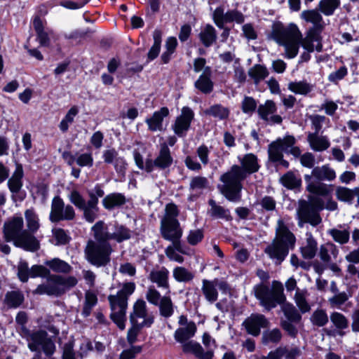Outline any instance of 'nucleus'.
<instances>
[{"mask_svg": "<svg viewBox=\"0 0 359 359\" xmlns=\"http://www.w3.org/2000/svg\"><path fill=\"white\" fill-rule=\"evenodd\" d=\"M296 238L282 219H278L276 228V236L264 249L270 259L280 264L287 256L290 250L294 248Z\"/></svg>", "mask_w": 359, "mask_h": 359, "instance_id": "obj_1", "label": "nucleus"}, {"mask_svg": "<svg viewBox=\"0 0 359 359\" xmlns=\"http://www.w3.org/2000/svg\"><path fill=\"white\" fill-rule=\"evenodd\" d=\"M22 217H13L4 225V236L7 241H13L15 245L27 250L35 251L39 248L37 239L23 229Z\"/></svg>", "mask_w": 359, "mask_h": 359, "instance_id": "obj_2", "label": "nucleus"}, {"mask_svg": "<svg viewBox=\"0 0 359 359\" xmlns=\"http://www.w3.org/2000/svg\"><path fill=\"white\" fill-rule=\"evenodd\" d=\"M136 288L133 282L124 283L116 295H109L108 300L111 310V318L121 329L125 328L126 312L128 307V299Z\"/></svg>", "mask_w": 359, "mask_h": 359, "instance_id": "obj_3", "label": "nucleus"}, {"mask_svg": "<svg viewBox=\"0 0 359 359\" xmlns=\"http://www.w3.org/2000/svg\"><path fill=\"white\" fill-rule=\"evenodd\" d=\"M245 178V172L241 166L234 165L229 171L221 175L220 181L222 184L218 186V189L227 200L232 202L239 201L243 189L241 182Z\"/></svg>", "mask_w": 359, "mask_h": 359, "instance_id": "obj_4", "label": "nucleus"}, {"mask_svg": "<svg viewBox=\"0 0 359 359\" xmlns=\"http://www.w3.org/2000/svg\"><path fill=\"white\" fill-rule=\"evenodd\" d=\"M253 291L255 297L259 301L260 305L266 311L271 310L285 299L283 285L277 280L272 282L271 289L262 283L256 285Z\"/></svg>", "mask_w": 359, "mask_h": 359, "instance_id": "obj_5", "label": "nucleus"}, {"mask_svg": "<svg viewBox=\"0 0 359 359\" xmlns=\"http://www.w3.org/2000/svg\"><path fill=\"white\" fill-rule=\"evenodd\" d=\"M112 252V247L109 242L95 238L88 240L84 249L86 259L97 267L107 266L111 261Z\"/></svg>", "mask_w": 359, "mask_h": 359, "instance_id": "obj_6", "label": "nucleus"}, {"mask_svg": "<svg viewBox=\"0 0 359 359\" xmlns=\"http://www.w3.org/2000/svg\"><path fill=\"white\" fill-rule=\"evenodd\" d=\"M324 209V201L320 198H315L308 202L305 200L299 201L297 210L299 219L298 225L302 227L304 223L316 226L322 222L319 211Z\"/></svg>", "mask_w": 359, "mask_h": 359, "instance_id": "obj_7", "label": "nucleus"}, {"mask_svg": "<svg viewBox=\"0 0 359 359\" xmlns=\"http://www.w3.org/2000/svg\"><path fill=\"white\" fill-rule=\"evenodd\" d=\"M77 282V279L74 276L63 277L51 275L48 276L45 283L36 287L34 293L58 297L75 286Z\"/></svg>", "mask_w": 359, "mask_h": 359, "instance_id": "obj_8", "label": "nucleus"}, {"mask_svg": "<svg viewBox=\"0 0 359 359\" xmlns=\"http://www.w3.org/2000/svg\"><path fill=\"white\" fill-rule=\"evenodd\" d=\"M93 238L100 241L115 240L118 243H121L128 240L131 236L130 231L123 225L116 224L114 231L111 233L108 231L107 227L103 221L97 222L91 228Z\"/></svg>", "mask_w": 359, "mask_h": 359, "instance_id": "obj_9", "label": "nucleus"}, {"mask_svg": "<svg viewBox=\"0 0 359 359\" xmlns=\"http://www.w3.org/2000/svg\"><path fill=\"white\" fill-rule=\"evenodd\" d=\"M302 37V33L294 23L285 27L280 21H275L271 26V32L269 38L282 46L290 41H297Z\"/></svg>", "mask_w": 359, "mask_h": 359, "instance_id": "obj_10", "label": "nucleus"}, {"mask_svg": "<svg viewBox=\"0 0 359 359\" xmlns=\"http://www.w3.org/2000/svg\"><path fill=\"white\" fill-rule=\"evenodd\" d=\"M70 202L78 209L83 211V218L89 223H93L98 217L99 207L96 198L86 202L84 198L77 190H72L68 196Z\"/></svg>", "mask_w": 359, "mask_h": 359, "instance_id": "obj_11", "label": "nucleus"}, {"mask_svg": "<svg viewBox=\"0 0 359 359\" xmlns=\"http://www.w3.org/2000/svg\"><path fill=\"white\" fill-rule=\"evenodd\" d=\"M161 233L164 239L172 242L176 250L182 252L180 241L182 236V229L177 219H167V220H161Z\"/></svg>", "mask_w": 359, "mask_h": 359, "instance_id": "obj_12", "label": "nucleus"}, {"mask_svg": "<svg viewBox=\"0 0 359 359\" xmlns=\"http://www.w3.org/2000/svg\"><path fill=\"white\" fill-rule=\"evenodd\" d=\"M76 213L71 205H65L63 200L58 196H55L51 202L49 219L52 222L62 220H73Z\"/></svg>", "mask_w": 359, "mask_h": 359, "instance_id": "obj_13", "label": "nucleus"}, {"mask_svg": "<svg viewBox=\"0 0 359 359\" xmlns=\"http://www.w3.org/2000/svg\"><path fill=\"white\" fill-rule=\"evenodd\" d=\"M212 20L218 28H223V25L236 22L237 24H242L245 21L243 14L236 10H229L224 13V8L219 6L215 8L212 13Z\"/></svg>", "mask_w": 359, "mask_h": 359, "instance_id": "obj_14", "label": "nucleus"}, {"mask_svg": "<svg viewBox=\"0 0 359 359\" xmlns=\"http://www.w3.org/2000/svg\"><path fill=\"white\" fill-rule=\"evenodd\" d=\"M172 161L173 158L168 145L166 143H163L161 145L158 156L154 161L151 158L146 159L145 170L147 172H151L154 167L164 170L169 168L172 165Z\"/></svg>", "mask_w": 359, "mask_h": 359, "instance_id": "obj_15", "label": "nucleus"}, {"mask_svg": "<svg viewBox=\"0 0 359 359\" xmlns=\"http://www.w3.org/2000/svg\"><path fill=\"white\" fill-rule=\"evenodd\" d=\"M295 138L292 135H287L284 138H278L271 142L269 146L268 153L269 159L277 162L283 157V151H287L290 147L294 145Z\"/></svg>", "mask_w": 359, "mask_h": 359, "instance_id": "obj_16", "label": "nucleus"}, {"mask_svg": "<svg viewBox=\"0 0 359 359\" xmlns=\"http://www.w3.org/2000/svg\"><path fill=\"white\" fill-rule=\"evenodd\" d=\"M131 323H139L146 327H150L154 322V317L148 314L146 302L138 299L133 305V313H130Z\"/></svg>", "mask_w": 359, "mask_h": 359, "instance_id": "obj_17", "label": "nucleus"}, {"mask_svg": "<svg viewBox=\"0 0 359 359\" xmlns=\"http://www.w3.org/2000/svg\"><path fill=\"white\" fill-rule=\"evenodd\" d=\"M242 325L248 334L257 337L259 335L261 328L269 327V322L264 315L252 313L243 322Z\"/></svg>", "mask_w": 359, "mask_h": 359, "instance_id": "obj_18", "label": "nucleus"}, {"mask_svg": "<svg viewBox=\"0 0 359 359\" xmlns=\"http://www.w3.org/2000/svg\"><path fill=\"white\" fill-rule=\"evenodd\" d=\"M168 278L169 271L163 266L151 270L148 276L149 280L156 283L158 287L168 290L170 288Z\"/></svg>", "mask_w": 359, "mask_h": 359, "instance_id": "obj_19", "label": "nucleus"}, {"mask_svg": "<svg viewBox=\"0 0 359 359\" xmlns=\"http://www.w3.org/2000/svg\"><path fill=\"white\" fill-rule=\"evenodd\" d=\"M102 158L104 163L114 164V168L118 172H121L124 170L125 161L118 156V152L114 149L104 150L102 153Z\"/></svg>", "mask_w": 359, "mask_h": 359, "instance_id": "obj_20", "label": "nucleus"}, {"mask_svg": "<svg viewBox=\"0 0 359 359\" xmlns=\"http://www.w3.org/2000/svg\"><path fill=\"white\" fill-rule=\"evenodd\" d=\"M241 168L244 171L245 177L248 175L257 172L259 169L257 157L253 154H247L240 160Z\"/></svg>", "mask_w": 359, "mask_h": 359, "instance_id": "obj_21", "label": "nucleus"}, {"mask_svg": "<svg viewBox=\"0 0 359 359\" xmlns=\"http://www.w3.org/2000/svg\"><path fill=\"white\" fill-rule=\"evenodd\" d=\"M198 38L205 48H209L217 41V31L212 25L207 24L198 34Z\"/></svg>", "mask_w": 359, "mask_h": 359, "instance_id": "obj_22", "label": "nucleus"}, {"mask_svg": "<svg viewBox=\"0 0 359 359\" xmlns=\"http://www.w3.org/2000/svg\"><path fill=\"white\" fill-rule=\"evenodd\" d=\"M23 169L18 164L12 176L8 181V187L13 194H18L22 187Z\"/></svg>", "mask_w": 359, "mask_h": 359, "instance_id": "obj_23", "label": "nucleus"}, {"mask_svg": "<svg viewBox=\"0 0 359 359\" xmlns=\"http://www.w3.org/2000/svg\"><path fill=\"white\" fill-rule=\"evenodd\" d=\"M338 254L337 247L334 243L328 242L320 245L318 255L323 262L329 264L332 262V257L337 258Z\"/></svg>", "mask_w": 359, "mask_h": 359, "instance_id": "obj_24", "label": "nucleus"}, {"mask_svg": "<svg viewBox=\"0 0 359 359\" xmlns=\"http://www.w3.org/2000/svg\"><path fill=\"white\" fill-rule=\"evenodd\" d=\"M154 43L149 50L146 64L154 60L159 55L162 43V32L160 29H155L153 32Z\"/></svg>", "mask_w": 359, "mask_h": 359, "instance_id": "obj_25", "label": "nucleus"}, {"mask_svg": "<svg viewBox=\"0 0 359 359\" xmlns=\"http://www.w3.org/2000/svg\"><path fill=\"white\" fill-rule=\"evenodd\" d=\"M196 331V326L195 323L189 322L187 326L178 328L175 332L174 337L177 341L182 344L194 337Z\"/></svg>", "mask_w": 359, "mask_h": 359, "instance_id": "obj_26", "label": "nucleus"}, {"mask_svg": "<svg viewBox=\"0 0 359 359\" xmlns=\"http://www.w3.org/2000/svg\"><path fill=\"white\" fill-rule=\"evenodd\" d=\"M312 175L319 181H332L336 178L335 171L328 165L313 168L312 170Z\"/></svg>", "mask_w": 359, "mask_h": 359, "instance_id": "obj_27", "label": "nucleus"}, {"mask_svg": "<svg viewBox=\"0 0 359 359\" xmlns=\"http://www.w3.org/2000/svg\"><path fill=\"white\" fill-rule=\"evenodd\" d=\"M307 140L311 149L316 151L326 150L330 147L327 138L318 135V133H309Z\"/></svg>", "mask_w": 359, "mask_h": 359, "instance_id": "obj_28", "label": "nucleus"}, {"mask_svg": "<svg viewBox=\"0 0 359 359\" xmlns=\"http://www.w3.org/2000/svg\"><path fill=\"white\" fill-rule=\"evenodd\" d=\"M208 204L210 206V209L208 210V214L210 217L226 221L231 219L230 212L228 209H225L224 207L217 204L213 199H210Z\"/></svg>", "mask_w": 359, "mask_h": 359, "instance_id": "obj_29", "label": "nucleus"}, {"mask_svg": "<svg viewBox=\"0 0 359 359\" xmlns=\"http://www.w3.org/2000/svg\"><path fill=\"white\" fill-rule=\"evenodd\" d=\"M30 341L28 347L32 351H39L40 347L43 346L48 339L46 332L40 330L30 334Z\"/></svg>", "mask_w": 359, "mask_h": 359, "instance_id": "obj_30", "label": "nucleus"}, {"mask_svg": "<svg viewBox=\"0 0 359 359\" xmlns=\"http://www.w3.org/2000/svg\"><path fill=\"white\" fill-rule=\"evenodd\" d=\"M317 241L311 233H306V244L301 248V252L305 259L313 258L317 252Z\"/></svg>", "mask_w": 359, "mask_h": 359, "instance_id": "obj_31", "label": "nucleus"}, {"mask_svg": "<svg viewBox=\"0 0 359 359\" xmlns=\"http://www.w3.org/2000/svg\"><path fill=\"white\" fill-rule=\"evenodd\" d=\"M192 118L193 114H182L179 116L174 125L175 133L178 135H182L184 131L189 129Z\"/></svg>", "mask_w": 359, "mask_h": 359, "instance_id": "obj_32", "label": "nucleus"}, {"mask_svg": "<svg viewBox=\"0 0 359 359\" xmlns=\"http://www.w3.org/2000/svg\"><path fill=\"white\" fill-rule=\"evenodd\" d=\"M201 290L208 302L212 304L217 301L218 292L212 280H203Z\"/></svg>", "mask_w": 359, "mask_h": 359, "instance_id": "obj_33", "label": "nucleus"}, {"mask_svg": "<svg viewBox=\"0 0 359 359\" xmlns=\"http://www.w3.org/2000/svg\"><path fill=\"white\" fill-rule=\"evenodd\" d=\"M269 74L267 68L264 65L259 64L255 65L248 71L249 76L253 79L255 84H258L261 81L266 78Z\"/></svg>", "mask_w": 359, "mask_h": 359, "instance_id": "obj_34", "label": "nucleus"}, {"mask_svg": "<svg viewBox=\"0 0 359 359\" xmlns=\"http://www.w3.org/2000/svg\"><path fill=\"white\" fill-rule=\"evenodd\" d=\"M126 198L123 195L118 193H114L106 196L102 200L104 207L107 210L113 209L116 206L124 204Z\"/></svg>", "mask_w": 359, "mask_h": 359, "instance_id": "obj_35", "label": "nucleus"}, {"mask_svg": "<svg viewBox=\"0 0 359 359\" xmlns=\"http://www.w3.org/2000/svg\"><path fill=\"white\" fill-rule=\"evenodd\" d=\"M26 226L29 233L33 235L39 228V218L33 209H28L25 212Z\"/></svg>", "mask_w": 359, "mask_h": 359, "instance_id": "obj_36", "label": "nucleus"}, {"mask_svg": "<svg viewBox=\"0 0 359 359\" xmlns=\"http://www.w3.org/2000/svg\"><path fill=\"white\" fill-rule=\"evenodd\" d=\"M24 301V295L19 291H10L5 295L4 304L10 309L19 307Z\"/></svg>", "mask_w": 359, "mask_h": 359, "instance_id": "obj_37", "label": "nucleus"}, {"mask_svg": "<svg viewBox=\"0 0 359 359\" xmlns=\"http://www.w3.org/2000/svg\"><path fill=\"white\" fill-rule=\"evenodd\" d=\"M340 4V0H320L318 4V9L325 15L330 16L334 14Z\"/></svg>", "mask_w": 359, "mask_h": 359, "instance_id": "obj_38", "label": "nucleus"}, {"mask_svg": "<svg viewBox=\"0 0 359 359\" xmlns=\"http://www.w3.org/2000/svg\"><path fill=\"white\" fill-rule=\"evenodd\" d=\"M355 188L349 189L345 187L339 186L335 189V195L337 200L352 204L354 199Z\"/></svg>", "mask_w": 359, "mask_h": 359, "instance_id": "obj_39", "label": "nucleus"}, {"mask_svg": "<svg viewBox=\"0 0 359 359\" xmlns=\"http://www.w3.org/2000/svg\"><path fill=\"white\" fill-rule=\"evenodd\" d=\"M280 182L287 189H293L301 186L302 180L293 172L290 171L280 177Z\"/></svg>", "mask_w": 359, "mask_h": 359, "instance_id": "obj_40", "label": "nucleus"}, {"mask_svg": "<svg viewBox=\"0 0 359 359\" xmlns=\"http://www.w3.org/2000/svg\"><path fill=\"white\" fill-rule=\"evenodd\" d=\"M302 18L306 22L313 24V26L323 27L324 25L322 15L316 10H305L302 13Z\"/></svg>", "mask_w": 359, "mask_h": 359, "instance_id": "obj_41", "label": "nucleus"}, {"mask_svg": "<svg viewBox=\"0 0 359 359\" xmlns=\"http://www.w3.org/2000/svg\"><path fill=\"white\" fill-rule=\"evenodd\" d=\"M308 296L307 290L297 289L294 295V301L302 313L309 312L311 309L310 305L306 301Z\"/></svg>", "mask_w": 359, "mask_h": 359, "instance_id": "obj_42", "label": "nucleus"}, {"mask_svg": "<svg viewBox=\"0 0 359 359\" xmlns=\"http://www.w3.org/2000/svg\"><path fill=\"white\" fill-rule=\"evenodd\" d=\"M331 187L332 185H327L320 182H309L306 186V190L311 194L322 196H327L331 193Z\"/></svg>", "mask_w": 359, "mask_h": 359, "instance_id": "obj_43", "label": "nucleus"}, {"mask_svg": "<svg viewBox=\"0 0 359 359\" xmlns=\"http://www.w3.org/2000/svg\"><path fill=\"white\" fill-rule=\"evenodd\" d=\"M45 264L57 273H69L72 270V267L68 263L58 258L46 261Z\"/></svg>", "mask_w": 359, "mask_h": 359, "instance_id": "obj_44", "label": "nucleus"}, {"mask_svg": "<svg viewBox=\"0 0 359 359\" xmlns=\"http://www.w3.org/2000/svg\"><path fill=\"white\" fill-rule=\"evenodd\" d=\"M195 88L205 95L211 93L214 89V82L210 78L199 76L194 83Z\"/></svg>", "mask_w": 359, "mask_h": 359, "instance_id": "obj_45", "label": "nucleus"}, {"mask_svg": "<svg viewBox=\"0 0 359 359\" xmlns=\"http://www.w3.org/2000/svg\"><path fill=\"white\" fill-rule=\"evenodd\" d=\"M173 278L177 282H189L193 280L194 275L184 267L177 266L172 271Z\"/></svg>", "mask_w": 359, "mask_h": 359, "instance_id": "obj_46", "label": "nucleus"}, {"mask_svg": "<svg viewBox=\"0 0 359 359\" xmlns=\"http://www.w3.org/2000/svg\"><path fill=\"white\" fill-rule=\"evenodd\" d=\"M310 320L313 325L323 327L328 323L329 318L325 310L318 309L313 312Z\"/></svg>", "mask_w": 359, "mask_h": 359, "instance_id": "obj_47", "label": "nucleus"}, {"mask_svg": "<svg viewBox=\"0 0 359 359\" xmlns=\"http://www.w3.org/2000/svg\"><path fill=\"white\" fill-rule=\"evenodd\" d=\"M160 313L165 318L171 316L174 312V306L172 300L168 296H163L158 305Z\"/></svg>", "mask_w": 359, "mask_h": 359, "instance_id": "obj_48", "label": "nucleus"}, {"mask_svg": "<svg viewBox=\"0 0 359 359\" xmlns=\"http://www.w3.org/2000/svg\"><path fill=\"white\" fill-rule=\"evenodd\" d=\"M282 311L287 320L294 323H299L302 316L294 305L290 303L284 304L282 306Z\"/></svg>", "mask_w": 359, "mask_h": 359, "instance_id": "obj_49", "label": "nucleus"}, {"mask_svg": "<svg viewBox=\"0 0 359 359\" xmlns=\"http://www.w3.org/2000/svg\"><path fill=\"white\" fill-rule=\"evenodd\" d=\"M282 338V334L279 329L275 328L271 330L264 331L262 337V341L264 344H277Z\"/></svg>", "mask_w": 359, "mask_h": 359, "instance_id": "obj_50", "label": "nucleus"}, {"mask_svg": "<svg viewBox=\"0 0 359 359\" xmlns=\"http://www.w3.org/2000/svg\"><path fill=\"white\" fill-rule=\"evenodd\" d=\"M288 89L295 94L306 95L311 91V86L306 81H292L288 84Z\"/></svg>", "mask_w": 359, "mask_h": 359, "instance_id": "obj_51", "label": "nucleus"}, {"mask_svg": "<svg viewBox=\"0 0 359 359\" xmlns=\"http://www.w3.org/2000/svg\"><path fill=\"white\" fill-rule=\"evenodd\" d=\"M97 297L96 294L91 292L87 291L85 294V303L83 305L82 314L87 317L88 316L92 311L93 307L97 304Z\"/></svg>", "mask_w": 359, "mask_h": 359, "instance_id": "obj_52", "label": "nucleus"}, {"mask_svg": "<svg viewBox=\"0 0 359 359\" xmlns=\"http://www.w3.org/2000/svg\"><path fill=\"white\" fill-rule=\"evenodd\" d=\"M328 233L335 242L341 245L346 244L349 241L350 233L346 229L339 230L337 229H331L328 231Z\"/></svg>", "mask_w": 359, "mask_h": 359, "instance_id": "obj_53", "label": "nucleus"}, {"mask_svg": "<svg viewBox=\"0 0 359 359\" xmlns=\"http://www.w3.org/2000/svg\"><path fill=\"white\" fill-rule=\"evenodd\" d=\"M330 320L339 330H344L348 326V320L346 317L339 312H332L330 314Z\"/></svg>", "mask_w": 359, "mask_h": 359, "instance_id": "obj_54", "label": "nucleus"}, {"mask_svg": "<svg viewBox=\"0 0 359 359\" xmlns=\"http://www.w3.org/2000/svg\"><path fill=\"white\" fill-rule=\"evenodd\" d=\"M182 351L185 353H192L196 357L203 351V347L201 344L195 341H187L182 343Z\"/></svg>", "mask_w": 359, "mask_h": 359, "instance_id": "obj_55", "label": "nucleus"}, {"mask_svg": "<svg viewBox=\"0 0 359 359\" xmlns=\"http://www.w3.org/2000/svg\"><path fill=\"white\" fill-rule=\"evenodd\" d=\"M350 295L345 292H338L329 298L328 302L332 308L339 309L348 299Z\"/></svg>", "mask_w": 359, "mask_h": 359, "instance_id": "obj_56", "label": "nucleus"}, {"mask_svg": "<svg viewBox=\"0 0 359 359\" xmlns=\"http://www.w3.org/2000/svg\"><path fill=\"white\" fill-rule=\"evenodd\" d=\"M164 114H154L153 116L147 119L149 128L151 130H161L163 129V119Z\"/></svg>", "mask_w": 359, "mask_h": 359, "instance_id": "obj_57", "label": "nucleus"}, {"mask_svg": "<svg viewBox=\"0 0 359 359\" xmlns=\"http://www.w3.org/2000/svg\"><path fill=\"white\" fill-rule=\"evenodd\" d=\"M324 27L325 26H312L306 32V37L313 43L317 42L318 41H323L322 32Z\"/></svg>", "mask_w": 359, "mask_h": 359, "instance_id": "obj_58", "label": "nucleus"}, {"mask_svg": "<svg viewBox=\"0 0 359 359\" xmlns=\"http://www.w3.org/2000/svg\"><path fill=\"white\" fill-rule=\"evenodd\" d=\"M301 40L302 37L297 41L294 40L283 45L285 48L286 55L288 58L292 59L297 55Z\"/></svg>", "mask_w": 359, "mask_h": 359, "instance_id": "obj_59", "label": "nucleus"}, {"mask_svg": "<svg viewBox=\"0 0 359 359\" xmlns=\"http://www.w3.org/2000/svg\"><path fill=\"white\" fill-rule=\"evenodd\" d=\"M348 75V69L345 65L341 66L335 72H331L328 76V80L331 83L337 84Z\"/></svg>", "mask_w": 359, "mask_h": 359, "instance_id": "obj_60", "label": "nucleus"}, {"mask_svg": "<svg viewBox=\"0 0 359 359\" xmlns=\"http://www.w3.org/2000/svg\"><path fill=\"white\" fill-rule=\"evenodd\" d=\"M161 298L160 292L154 286L148 287L146 299L149 303L158 306Z\"/></svg>", "mask_w": 359, "mask_h": 359, "instance_id": "obj_61", "label": "nucleus"}, {"mask_svg": "<svg viewBox=\"0 0 359 359\" xmlns=\"http://www.w3.org/2000/svg\"><path fill=\"white\" fill-rule=\"evenodd\" d=\"M53 235L56 241L55 245H65L69 242V237L62 229H53Z\"/></svg>", "mask_w": 359, "mask_h": 359, "instance_id": "obj_62", "label": "nucleus"}, {"mask_svg": "<svg viewBox=\"0 0 359 359\" xmlns=\"http://www.w3.org/2000/svg\"><path fill=\"white\" fill-rule=\"evenodd\" d=\"M18 276L22 282H27L30 276V269L25 261H20L18 265Z\"/></svg>", "mask_w": 359, "mask_h": 359, "instance_id": "obj_63", "label": "nucleus"}, {"mask_svg": "<svg viewBox=\"0 0 359 359\" xmlns=\"http://www.w3.org/2000/svg\"><path fill=\"white\" fill-rule=\"evenodd\" d=\"M257 107L256 100L250 96H245L242 101L243 112H255Z\"/></svg>", "mask_w": 359, "mask_h": 359, "instance_id": "obj_64", "label": "nucleus"}]
</instances>
